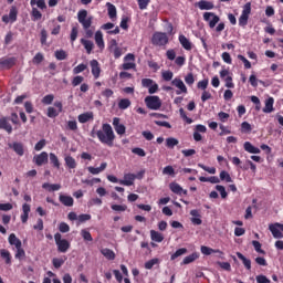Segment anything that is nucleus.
<instances>
[{"mask_svg": "<svg viewBox=\"0 0 283 283\" xmlns=\"http://www.w3.org/2000/svg\"><path fill=\"white\" fill-rule=\"evenodd\" d=\"M14 57L2 59L0 60V67H3L4 70H10V67L14 66Z\"/></svg>", "mask_w": 283, "mask_h": 283, "instance_id": "nucleus-27", "label": "nucleus"}, {"mask_svg": "<svg viewBox=\"0 0 283 283\" xmlns=\"http://www.w3.org/2000/svg\"><path fill=\"white\" fill-rule=\"evenodd\" d=\"M96 136L103 145H107L108 147H114V140L116 139V135L114 134V129L109 124H103L102 129L96 132Z\"/></svg>", "mask_w": 283, "mask_h": 283, "instance_id": "nucleus-1", "label": "nucleus"}, {"mask_svg": "<svg viewBox=\"0 0 283 283\" xmlns=\"http://www.w3.org/2000/svg\"><path fill=\"white\" fill-rule=\"evenodd\" d=\"M200 258V253L193 252L192 254L186 256L182 261V264H191V262H196Z\"/></svg>", "mask_w": 283, "mask_h": 283, "instance_id": "nucleus-41", "label": "nucleus"}, {"mask_svg": "<svg viewBox=\"0 0 283 283\" xmlns=\"http://www.w3.org/2000/svg\"><path fill=\"white\" fill-rule=\"evenodd\" d=\"M243 149L245 151H248V154H260L261 153L260 148L253 146V144H251V142H245L243 144Z\"/></svg>", "mask_w": 283, "mask_h": 283, "instance_id": "nucleus-29", "label": "nucleus"}, {"mask_svg": "<svg viewBox=\"0 0 283 283\" xmlns=\"http://www.w3.org/2000/svg\"><path fill=\"white\" fill-rule=\"evenodd\" d=\"M130 106H132V101H129L128 98H122L118 102L119 109H127Z\"/></svg>", "mask_w": 283, "mask_h": 283, "instance_id": "nucleus-49", "label": "nucleus"}, {"mask_svg": "<svg viewBox=\"0 0 283 283\" xmlns=\"http://www.w3.org/2000/svg\"><path fill=\"white\" fill-rule=\"evenodd\" d=\"M53 101H54V95H52V94L45 95L42 98L43 105H52Z\"/></svg>", "mask_w": 283, "mask_h": 283, "instance_id": "nucleus-63", "label": "nucleus"}, {"mask_svg": "<svg viewBox=\"0 0 283 283\" xmlns=\"http://www.w3.org/2000/svg\"><path fill=\"white\" fill-rule=\"evenodd\" d=\"M49 158L55 169H61V161H59V157L54 153H50Z\"/></svg>", "mask_w": 283, "mask_h": 283, "instance_id": "nucleus-40", "label": "nucleus"}, {"mask_svg": "<svg viewBox=\"0 0 283 283\" xmlns=\"http://www.w3.org/2000/svg\"><path fill=\"white\" fill-rule=\"evenodd\" d=\"M55 244L57 247V251L60 253H67L70 251L71 243L67 241V239H63L61 233L54 234Z\"/></svg>", "mask_w": 283, "mask_h": 283, "instance_id": "nucleus-4", "label": "nucleus"}, {"mask_svg": "<svg viewBox=\"0 0 283 283\" xmlns=\"http://www.w3.org/2000/svg\"><path fill=\"white\" fill-rule=\"evenodd\" d=\"M81 235H82L83 240H85L86 242H92L94 240L92 238V233H90V231L86 229L81 230Z\"/></svg>", "mask_w": 283, "mask_h": 283, "instance_id": "nucleus-53", "label": "nucleus"}, {"mask_svg": "<svg viewBox=\"0 0 283 283\" xmlns=\"http://www.w3.org/2000/svg\"><path fill=\"white\" fill-rule=\"evenodd\" d=\"M185 83H187L190 87L196 83V77L193 76V73H188L185 76Z\"/></svg>", "mask_w": 283, "mask_h": 283, "instance_id": "nucleus-55", "label": "nucleus"}, {"mask_svg": "<svg viewBox=\"0 0 283 283\" xmlns=\"http://www.w3.org/2000/svg\"><path fill=\"white\" fill-rule=\"evenodd\" d=\"M9 244H11V247H14L15 249L23 247V244L21 243V239L17 238V234L14 233H11L9 235Z\"/></svg>", "mask_w": 283, "mask_h": 283, "instance_id": "nucleus-31", "label": "nucleus"}, {"mask_svg": "<svg viewBox=\"0 0 283 283\" xmlns=\"http://www.w3.org/2000/svg\"><path fill=\"white\" fill-rule=\"evenodd\" d=\"M137 178L138 176L135 174H125L124 179H119V185H124V187H132Z\"/></svg>", "mask_w": 283, "mask_h": 283, "instance_id": "nucleus-15", "label": "nucleus"}, {"mask_svg": "<svg viewBox=\"0 0 283 283\" xmlns=\"http://www.w3.org/2000/svg\"><path fill=\"white\" fill-rule=\"evenodd\" d=\"M70 39H71V43H74V41L78 39V24H75L72 27Z\"/></svg>", "mask_w": 283, "mask_h": 283, "instance_id": "nucleus-45", "label": "nucleus"}, {"mask_svg": "<svg viewBox=\"0 0 283 283\" xmlns=\"http://www.w3.org/2000/svg\"><path fill=\"white\" fill-rule=\"evenodd\" d=\"M151 43L153 45H167V43H169V38L167 36V33L156 32L153 35Z\"/></svg>", "mask_w": 283, "mask_h": 283, "instance_id": "nucleus-7", "label": "nucleus"}, {"mask_svg": "<svg viewBox=\"0 0 283 283\" xmlns=\"http://www.w3.org/2000/svg\"><path fill=\"white\" fill-rule=\"evenodd\" d=\"M201 134H207V126L198 124L193 129V140H196V143H200V140H202Z\"/></svg>", "mask_w": 283, "mask_h": 283, "instance_id": "nucleus-12", "label": "nucleus"}, {"mask_svg": "<svg viewBox=\"0 0 283 283\" xmlns=\"http://www.w3.org/2000/svg\"><path fill=\"white\" fill-rule=\"evenodd\" d=\"M109 52H112L114 59H120V56H123V54H125V50L123 48L118 46L116 41H114L109 45Z\"/></svg>", "mask_w": 283, "mask_h": 283, "instance_id": "nucleus-16", "label": "nucleus"}, {"mask_svg": "<svg viewBox=\"0 0 283 283\" xmlns=\"http://www.w3.org/2000/svg\"><path fill=\"white\" fill-rule=\"evenodd\" d=\"M87 70V64H78L73 69V74H81V72H85Z\"/></svg>", "mask_w": 283, "mask_h": 283, "instance_id": "nucleus-59", "label": "nucleus"}, {"mask_svg": "<svg viewBox=\"0 0 283 283\" xmlns=\"http://www.w3.org/2000/svg\"><path fill=\"white\" fill-rule=\"evenodd\" d=\"M30 211H31V208H30V205L28 203H23L22 206V214H21V222L23 224H25V222H28V218H30Z\"/></svg>", "mask_w": 283, "mask_h": 283, "instance_id": "nucleus-26", "label": "nucleus"}, {"mask_svg": "<svg viewBox=\"0 0 283 283\" xmlns=\"http://www.w3.org/2000/svg\"><path fill=\"white\" fill-rule=\"evenodd\" d=\"M0 258L6 261V264H12V254L6 249L0 250Z\"/></svg>", "mask_w": 283, "mask_h": 283, "instance_id": "nucleus-36", "label": "nucleus"}, {"mask_svg": "<svg viewBox=\"0 0 283 283\" xmlns=\"http://www.w3.org/2000/svg\"><path fill=\"white\" fill-rule=\"evenodd\" d=\"M64 160H65V165H66V167H69V169H76V159H74V157L66 156L64 158Z\"/></svg>", "mask_w": 283, "mask_h": 283, "instance_id": "nucleus-44", "label": "nucleus"}, {"mask_svg": "<svg viewBox=\"0 0 283 283\" xmlns=\"http://www.w3.org/2000/svg\"><path fill=\"white\" fill-rule=\"evenodd\" d=\"M203 21H206V23L208 24L210 30H213V28H216L214 31L218 34L223 32V30L226 28L224 22H220V17L218 14H216L214 12H205Z\"/></svg>", "mask_w": 283, "mask_h": 283, "instance_id": "nucleus-2", "label": "nucleus"}, {"mask_svg": "<svg viewBox=\"0 0 283 283\" xmlns=\"http://www.w3.org/2000/svg\"><path fill=\"white\" fill-rule=\"evenodd\" d=\"M25 258V250H23V245L15 249V260H23Z\"/></svg>", "mask_w": 283, "mask_h": 283, "instance_id": "nucleus-54", "label": "nucleus"}, {"mask_svg": "<svg viewBox=\"0 0 283 283\" xmlns=\"http://www.w3.org/2000/svg\"><path fill=\"white\" fill-rule=\"evenodd\" d=\"M67 260V256H61V258H54L52 260V264L54 269H61L63 264H65V261Z\"/></svg>", "mask_w": 283, "mask_h": 283, "instance_id": "nucleus-38", "label": "nucleus"}, {"mask_svg": "<svg viewBox=\"0 0 283 283\" xmlns=\"http://www.w3.org/2000/svg\"><path fill=\"white\" fill-rule=\"evenodd\" d=\"M269 229L273 235V238L282 239L283 238V224L282 223H271Z\"/></svg>", "mask_w": 283, "mask_h": 283, "instance_id": "nucleus-11", "label": "nucleus"}, {"mask_svg": "<svg viewBox=\"0 0 283 283\" xmlns=\"http://www.w3.org/2000/svg\"><path fill=\"white\" fill-rule=\"evenodd\" d=\"M180 142L177 138L174 137H169L166 139V147H168V149H174V147H176Z\"/></svg>", "mask_w": 283, "mask_h": 283, "instance_id": "nucleus-47", "label": "nucleus"}, {"mask_svg": "<svg viewBox=\"0 0 283 283\" xmlns=\"http://www.w3.org/2000/svg\"><path fill=\"white\" fill-rule=\"evenodd\" d=\"M91 65V72L94 76V78H99L101 76V64L96 60H92L90 62Z\"/></svg>", "mask_w": 283, "mask_h": 283, "instance_id": "nucleus-21", "label": "nucleus"}, {"mask_svg": "<svg viewBox=\"0 0 283 283\" xmlns=\"http://www.w3.org/2000/svg\"><path fill=\"white\" fill-rule=\"evenodd\" d=\"M145 104L148 107V109H153V111H158L160 107H163V101H160V97L156 95L146 96Z\"/></svg>", "mask_w": 283, "mask_h": 283, "instance_id": "nucleus-5", "label": "nucleus"}, {"mask_svg": "<svg viewBox=\"0 0 283 283\" xmlns=\"http://www.w3.org/2000/svg\"><path fill=\"white\" fill-rule=\"evenodd\" d=\"M31 6H36L40 10H45L48 4H45V0H31Z\"/></svg>", "mask_w": 283, "mask_h": 283, "instance_id": "nucleus-51", "label": "nucleus"}, {"mask_svg": "<svg viewBox=\"0 0 283 283\" xmlns=\"http://www.w3.org/2000/svg\"><path fill=\"white\" fill-rule=\"evenodd\" d=\"M111 209L118 212L127 211V205H112Z\"/></svg>", "mask_w": 283, "mask_h": 283, "instance_id": "nucleus-62", "label": "nucleus"}, {"mask_svg": "<svg viewBox=\"0 0 283 283\" xmlns=\"http://www.w3.org/2000/svg\"><path fill=\"white\" fill-rule=\"evenodd\" d=\"M275 103V99H273V97H269L266 101H265V106L263 107V112L264 114H271V112L274 111L273 108V104Z\"/></svg>", "mask_w": 283, "mask_h": 283, "instance_id": "nucleus-34", "label": "nucleus"}, {"mask_svg": "<svg viewBox=\"0 0 283 283\" xmlns=\"http://www.w3.org/2000/svg\"><path fill=\"white\" fill-rule=\"evenodd\" d=\"M83 81H85V78L81 75H76L75 77H73L72 80V85L73 87H78V85H81V83H83Z\"/></svg>", "mask_w": 283, "mask_h": 283, "instance_id": "nucleus-60", "label": "nucleus"}, {"mask_svg": "<svg viewBox=\"0 0 283 283\" xmlns=\"http://www.w3.org/2000/svg\"><path fill=\"white\" fill-rule=\"evenodd\" d=\"M143 87H146L150 94H156L158 92V84L151 78L142 80Z\"/></svg>", "mask_w": 283, "mask_h": 283, "instance_id": "nucleus-9", "label": "nucleus"}, {"mask_svg": "<svg viewBox=\"0 0 283 283\" xmlns=\"http://www.w3.org/2000/svg\"><path fill=\"white\" fill-rule=\"evenodd\" d=\"M169 189L172 191V193H176L177 196H187V190L182 189L180 184L172 181L169 184Z\"/></svg>", "mask_w": 283, "mask_h": 283, "instance_id": "nucleus-18", "label": "nucleus"}, {"mask_svg": "<svg viewBox=\"0 0 283 283\" xmlns=\"http://www.w3.org/2000/svg\"><path fill=\"white\" fill-rule=\"evenodd\" d=\"M237 258H239V260L242 261V263L244 264L245 269H248V271H251V260L243 256L242 253L240 252L237 253Z\"/></svg>", "mask_w": 283, "mask_h": 283, "instance_id": "nucleus-46", "label": "nucleus"}, {"mask_svg": "<svg viewBox=\"0 0 283 283\" xmlns=\"http://www.w3.org/2000/svg\"><path fill=\"white\" fill-rule=\"evenodd\" d=\"M80 43L84 45V49L86 50V54H92V50H94V42L85 38H82L80 40Z\"/></svg>", "mask_w": 283, "mask_h": 283, "instance_id": "nucleus-30", "label": "nucleus"}, {"mask_svg": "<svg viewBox=\"0 0 283 283\" xmlns=\"http://www.w3.org/2000/svg\"><path fill=\"white\" fill-rule=\"evenodd\" d=\"M107 169V163H102L99 167L90 166L87 167V171L92 174V176H98V174H103Z\"/></svg>", "mask_w": 283, "mask_h": 283, "instance_id": "nucleus-20", "label": "nucleus"}, {"mask_svg": "<svg viewBox=\"0 0 283 283\" xmlns=\"http://www.w3.org/2000/svg\"><path fill=\"white\" fill-rule=\"evenodd\" d=\"M179 43L184 48V50H187V52H191L193 50V43L191 40H189L185 34L179 35Z\"/></svg>", "mask_w": 283, "mask_h": 283, "instance_id": "nucleus-17", "label": "nucleus"}, {"mask_svg": "<svg viewBox=\"0 0 283 283\" xmlns=\"http://www.w3.org/2000/svg\"><path fill=\"white\" fill-rule=\"evenodd\" d=\"M251 15V2H247L243 6L242 13L239 18V25L241 28H247V24L249 23V17Z\"/></svg>", "mask_w": 283, "mask_h": 283, "instance_id": "nucleus-6", "label": "nucleus"}, {"mask_svg": "<svg viewBox=\"0 0 283 283\" xmlns=\"http://www.w3.org/2000/svg\"><path fill=\"white\" fill-rule=\"evenodd\" d=\"M185 253H187V248H181L170 256V260H176L177 258H180V255H185Z\"/></svg>", "mask_w": 283, "mask_h": 283, "instance_id": "nucleus-57", "label": "nucleus"}, {"mask_svg": "<svg viewBox=\"0 0 283 283\" xmlns=\"http://www.w3.org/2000/svg\"><path fill=\"white\" fill-rule=\"evenodd\" d=\"M106 7H107V12H108L109 19H112V21H114L117 15L116 6L112 4L111 2H107Z\"/></svg>", "mask_w": 283, "mask_h": 283, "instance_id": "nucleus-37", "label": "nucleus"}, {"mask_svg": "<svg viewBox=\"0 0 283 283\" xmlns=\"http://www.w3.org/2000/svg\"><path fill=\"white\" fill-rule=\"evenodd\" d=\"M223 81L228 90H233V87H235V84L233 83V75L226 77Z\"/></svg>", "mask_w": 283, "mask_h": 283, "instance_id": "nucleus-56", "label": "nucleus"}, {"mask_svg": "<svg viewBox=\"0 0 283 283\" xmlns=\"http://www.w3.org/2000/svg\"><path fill=\"white\" fill-rule=\"evenodd\" d=\"M163 175L164 176H171L172 178L176 177V169H174V166H166L163 169Z\"/></svg>", "mask_w": 283, "mask_h": 283, "instance_id": "nucleus-48", "label": "nucleus"}, {"mask_svg": "<svg viewBox=\"0 0 283 283\" xmlns=\"http://www.w3.org/2000/svg\"><path fill=\"white\" fill-rule=\"evenodd\" d=\"M0 129H4V132H8V134H12V125H10L8 118L2 117L0 119Z\"/></svg>", "mask_w": 283, "mask_h": 283, "instance_id": "nucleus-35", "label": "nucleus"}, {"mask_svg": "<svg viewBox=\"0 0 283 283\" xmlns=\"http://www.w3.org/2000/svg\"><path fill=\"white\" fill-rule=\"evenodd\" d=\"M171 85H174V87H177V92L176 94L180 95V94H187V85H185V82H182L180 80V77H175L172 81H171Z\"/></svg>", "mask_w": 283, "mask_h": 283, "instance_id": "nucleus-14", "label": "nucleus"}, {"mask_svg": "<svg viewBox=\"0 0 283 283\" xmlns=\"http://www.w3.org/2000/svg\"><path fill=\"white\" fill-rule=\"evenodd\" d=\"M50 158V155H48V153L42 151L39 155H35L33 157V163L38 166V167H43V165H48V160Z\"/></svg>", "mask_w": 283, "mask_h": 283, "instance_id": "nucleus-13", "label": "nucleus"}, {"mask_svg": "<svg viewBox=\"0 0 283 283\" xmlns=\"http://www.w3.org/2000/svg\"><path fill=\"white\" fill-rule=\"evenodd\" d=\"M18 14H19V10L17 9V7H11L9 11V15L8 14L2 15L3 23H14V21H17Z\"/></svg>", "mask_w": 283, "mask_h": 283, "instance_id": "nucleus-10", "label": "nucleus"}, {"mask_svg": "<svg viewBox=\"0 0 283 283\" xmlns=\"http://www.w3.org/2000/svg\"><path fill=\"white\" fill-rule=\"evenodd\" d=\"M101 253L104 255V258H106V260H116V253L107 248L102 249Z\"/></svg>", "mask_w": 283, "mask_h": 283, "instance_id": "nucleus-39", "label": "nucleus"}, {"mask_svg": "<svg viewBox=\"0 0 283 283\" xmlns=\"http://www.w3.org/2000/svg\"><path fill=\"white\" fill-rule=\"evenodd\" d=\"M113 126L118 136H124L127 128L125 127V125L120 124V118H113Z\"/></svg>", "mask_w": 283, "mask_h": 283, "instance_id": "nucleus-19", "label": "nucleus"}, {"mask_svg": "<svg viewBox=\"0 0 283 283\" xmlns=\"http://www.w3.org/2000/svg\"><path fill=\"white\" fill-rule=\"evenodd\" d=\"M78 123L85 124L90 123V120H94V113L93 112H86L77 117Z\"/></svg>", "mask_w": 283, "mask_h": 283, "instance_id": "nucleus-25", "label": "nucleus"}, {"mask_svg": "<svg viewBox=\"0 0 283 283\" xmlns=\"http://www.w3.org/2000/svg\"><path fill=\"white\" fill-rule=\"evenodd\" d=\"M42 189H45L46 191H59L61 189V185L59 184H43Z\"/></svg>", "mask_w": 283, "mask_h": 283, "instance_id": "nucleus-42", "label": "nucleus"}, {"mask_svg": "<svg viewBox=\"0 0 283 283\" xmlns=\"http://www.w3.org/2000/svg\"><path fill=\"white\" fill-rule=\"evenodd\" d=\"M123 70H136V55L128 53L124 57Z\"/></svg>", "mask_w": 283, "mask_h": 283, "instance_id": "nucleus-8", "label": "nucleus"}, {"mask_svg": "<svg viewBox=\"0 0 283 283\" xmlns=\"http://www.w3.org/2000/svg\"><path fill=\"white\" fill-rule=\"evenodd\" d=\"M161 78H164L167 82L171 81L174 78V72L171 71L161 72Z\"/></svg>", "mask_w": 283, "mask_h": 283, "instance_id": "nucleus-61", "label": "nucleus"}, {"mask_svg": "<svg viewBox=\"0 0 283 283\" xmlns=\"http://www.w3.org/2000/svg\"><path fill=\"white\" fill-rule=\"evenodd\" d=\"M95 43L101 52H103L105 50V40L103 39L102 31L95 32Z\"/></svg>", "mask_w": 283, "mask_h": 283, "instance_id": "nucleus-23", "label": "nucleus"}, {"mask_svg": "<svg viewBox=\"0 0 283 283\" xmlns=\"http://www.w3.org/2000/svg\"><path fill=\"white\" fill-rule=\"evenodd\" d=\"M197 7L199 8V10H213L214 4L211 1L201 0L197 2Z\"/></svg>", "mask_w": 283, "mask_h": 283, "instance_id": "nucleus-28", "label": "nucleus"}, {"mask_svg": "<svg viewBox=\"0 0 283 283\" xmlns=\"http://www.w3.org/2000/svg\"><path fill=\"white\" fill-rule=\"evenodd\" d=\"M158 264H160V259L155 258L145 263V269L151 271V269H154V266H158Z\"/></svg>", "mask_w": 283, "mask_h": 283, "instance_id": "nucleus-43", "label": "nucleus"}, {"mask_svg": "<svg viewBox=\"0 0 283 283\" xmlns=\"http://www.w3.org/2000/svg\"><path fill=\"white\" fill-rule=\"evenodd\" d=\"M59 200L64 207H74V198L70 195H60Z\"/></svg>", "mask_w": 283, "mask_h": 283, "instance_id": "nucleus-24", "label": "nucleus"}, {"mask_svg": "<svg viewBox=\"0 0 283 283\" xmlns=\"http://www.w3.org/2000/svg\"><path fill=\"white\" fill-rule=\"evenodd\" d=\"M77 21L81 23L83 30H87L92 28V22L94 21V17L87 13V10L82 9L77 12Z\"/></svg>", "mask_w": 283, "mask_h": 283, "instance_id": "nucleus-3", "label": "nucleus"}, {"mask_svg": "<svg viewBox=\"0 0 283 283\" xmlns=\"http://www.w3.org/2000/svg\"><path fill=\"white\" fill-rule=\"evenodd\" d=\"M256 282L258 283H271V280H269V277H266L265 275H258Z\"/></svg>", "mask_w": 283, "mask_h": 283, "instance_id": "nucleus-64", "label": "nucleus"}, {"mask_svg": "<svg viewBox=\"0 0 283 283\" xmlns=\"http://www.w3.org/2000/svg\"><path fill=\"white\" fill-rule=\"evenodd\" d=\"M201 253L203 255H211L212 253H219V255H224V252H222L221 250H214L207 245H201Z\"/></svg>", "mask_w": 283, "mask_h": 283, "instance_id": "nucleus-32", "label": "nucleus"}, {"mask_svg": "<svg viewBox=\"0 0 283 283\" xmlns=\"http://www.w3.org/2000/svg\"><path fill=\"white\" fill-rule=\"evenodd\" d=\"M9 147H10L11 149H13V151H14L18 156H23V154H25V147L23 146L22 143L14 142L13 144H9Z\"/></svg>", "mask_w": 283, "mask_h": 283, "instance_id": "nucleus-22", "label": "nucleus"}, {"mask_svg": "<svg viewBox=\"0 0 283 283\" xmlns=\"http://www.w3.org/2000/svg\"><path fill=\"white\" fill-rule=\"evenodd\" d=\"M54 56L57 61H65V59H67V52L64 50H57L55 51Z\"/></svg>", "mask_w": 283, "mask_h": 283, "instance_id": "nucleus-50", "label": "nucleus"}, {"mask_svg": "<svg viewBox=\"0 0 283 283\" xmlns=\"http://www.w3.org/2000/svg\"><path fill=\"white\" fill-rule=\"evenodd\" d=\"M252 127H251V124H249V122H243L241 124V133L242 134H251L252 132Z\"/></svg>", "mask_w": 283, "mask_h": 283, "instance_id": "nucleus-52", "label": "nucleus"}, {"mask_svg": "<svg viewBox=\"0 0 283 283\" xmlns=\"http://www.w3.org/2000/svg\"><path fill=\"white\" fill-rule=\"evenodd\" d=\"M150 239L153 240V242H163V240H165V235L156 230H150Z\"/></svg>", "mask_w": 283, "mask_h": 283, "instance_id": "nucleus-33", "label": "nucleus"}, {"mask_svg": "<svg viewBox=\"0 0 283 283\" xmlns=\"http://www.w3.org/2000/svg\"><path fill=\"white\" fill-rule=\"evenodd\" d=\"M198 90H203V92H207V87H209V80H202L199 81L197 84Z\"/></svg>", "mask_w": 283, "mask_h": 283, "instance_id": "nucleus-58", "label": "nucleus"}]
</instances>
